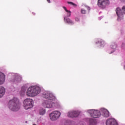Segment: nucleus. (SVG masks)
<instances>
[{
  "instance_id": "nucleus-1",
  "label": "nucleus",
  "mask_w": 125,
  "mask_h": 125,
  "mask_svg": "<svg viewBox=\"0 0 125 125\" xmlns=\"http://www.w3.org/2000/svg\"><path fill=\"white\" fill-rule=\"evenodd\" d=\"M41 90V87L38 85L31 86L26 91V95L29 97H34L40 94Z\"/></svg>"
},
{
  "instance_id": "nucleus-2",
  "label": "nucleus",
  "mask_w": 125,
  "mask_h": 125,
  "mask_svg": "<svg viewBox=\"0 0 125 125\" xmlns=\"http://www.w3.org/2000/svg\"><path fill=\"white\" fill-rule=\"evenodd\" d=\"M8 107L10 110L13 112H17L20 109V104L19 100L17 98H14L9 101Z\"/></svg>"
},
{
  "instance_id": "nucleus-3",
  "label": "nucleus",
  "mask_w": 125,
  "mask_h": 125,
  "mask_svg": "<svg viewBox=\"0 0 125 125\" xmlns=\"http://www.w3.org/2000/svg\"><path fill=\"white\" fill-rule=\"evenodd\" d=\"M34 106V101L31 99L27 98L23 101V107L25 110L30 109Z\"/></svg>"
},
{
  "instance_id": "nucleus-4",
  "label": "nucleus",
  "mask_w": 125,
  "mask_h": 125,
  "mask_svg": "<svg viewBox=\"0 0 125 125\" xmlns=\"http://www.w3.org/2000/svg\"><path fill=\"white\" fill-rule=\"evenodd\" d=\"M43 97L47 100L54 101L56 100V98L53 95L52 92L49 91H46L43 93Z\"/></svg>"
},
{
  "instance_id": "nucleus-5",
  "label": "nucleus",
  "mask_w": 125,
  "mask_h": 125,
  "mask_svg": "<svg viewBox=\"0 0 125 125\" xmlns=\"http://www.w3.org/2000/svg\"><path fill=\"white\" fill-rule=\"evenodd\" d=\"M22 81V77L20 75L16 73L14 74L12 78L10 79V82L14 83H20Z\"/></svg>"
},
{
  "instance_id": "nucleus-6",
  "label": "nucleus",
  "mask_w": 125,
  "mask_h": 125,
  "mask_svg": "<svg viewBox=\"0 0 125 125\" xmlns=\"http://www.w3.org/2000/svg\"><path fill=\"white\" fill-rule=\"evenodd\" d=\"M61 116V112L58 110L53 111L50 114V119L51 121H56L60 118Z\"/></svg>"
},
{
  "instance_id": "nucleus-7",
  "label": "nucleus",
  "mask_w": 125,
  "mask_h": 125,
  "mask_svg": "<svg viewBox=\"0 0 125 125\" xmlns=\"http://www.w3.org/2000/svg\"><path fill=\"white\" fill-rule=\"evenodd\" d=\"M87 113L90 114L92 118H99L101 116L100 110H97L95 109H89L87 111Z\"/></svg>"
},
{
  "instance_id": "nucleus-8",
  "label": "nucleus",
  "mask_w": 125,
  "mask_h": 125,
  "mask_svg": "<svg viewBox=\"0 0 125 125\" xmlns=\"http://www.w3.org/2000/svg\"><path fill=\"white\" fill-rule=\"evenodd\" d=\"M110 3L109 0H98V5L101 8H104L106 5H108Z\"/></svg>"
},
{
  "instance_id": "nucleus-9",
  "label": "nucleus",
  "mask_w": 125,
  "mask_h": 125,
  "mask_svg": "<svg viewBox=\"0 0 125 125\" xmlns=\"http://www.w3.org/2000/svg\"><path fill=\"white\" fill-rule=\"evenodd\" d=\"M115 11L118 16V21H121L122 19L124 18V13H123V10L120 7L116 8Z\"/></svg>"
},
{
  "instance_id": "nucleus-10",
  "label": "nucleus",
  "mask_w": 125,
  "mask_h": 125,
  "mask_svg": "<svg viewBox=\"0 0 125 125\" xmlns=\"http://www.w3.org/2000/svg\"><path fill=\"white\" fill-rule=\"evenodd\" d=\"M79 115H80V112L78 111H69L67 113V116L69 118H77L79 117Z\"/></svg>"
},
{
  "instance_id": "nucleus-11",
  "label": "nucleus",
  "mask_w": 125,
  "mask_h": 125,
  "mask_svg": "<svg viewBox=\"0 0 125 125\" xmlns=\"http://www.w3.org/2000/svg\"><path fill=\"white\" fill-rule=\"evenodd\" d=\"M53 102L49 101H45L42 103V105L44 108H52Z\"/></svg>"
},
{
  "instance_id": "nucleus-12",
  "label": "nucleus",
  "mask_w": 125,
  "mask_h": 125,
  "mask_svg": "<svg viewBox=\"0 0 125 125\" xmlns=\"http://www.w3.org/2000/svg\"><path fill=\"white\" fill-rule=\"evenodd\" d=\"M101 115L104 117L105 118H108L109 116H110V114L109 113V111L108 110L105 108H102L100 109Z\"/></svg>"
},
{
  "instance_id": "nucleus-13",
  "label": "nucleus",
  "mask_w": 125,
  "mask_h": 125,
  "mask_svg": "<svg viewBox=\"0 0 125 125\" xmlns=\"http://www.w3.org/2000/svg\"><path fill=\"white\" fill-rule=\"evenodd\" d=\"M106 125H118V123L114 118L108 119L106 122Z\"/></svg>"
},
{
  "instance_id": "nucleus-14",
  "label": "nucleus",
  "mask_w": 125,
  "mask_h": 125,
  "mask_svg": "<svg viewBox=\"0 0 125 125\" xmlns=\"http://www.w3.org/2000/svg\"><path fill=\"white\" fill-rule=\"evenodd\" d=\"M5 81V75L1 72H0V84H2L4 83Z\"/></svg>"
},
{
  "instance_id": "nucleus-15",
  "label": "nucleus",
  "mask_w": 125,
  "mask_h": 125,
  "mask_svg": "<svg viewBox=\"0 0 125 125\" xmlns=\"http://www.w3.org/2000/svg\"><path fill=\"white\" fill-rule=\"evenodd\" d=\"M64 21L65 23H67V24H70V25L74 24V21H73L71 19L69 18H67V17H65L64 18Z\"/></svg>"
},
{
  "instance_id": "nucleus-16",
  "label": "nucleus",
  "mask_w": 125,
  "mask_h": 125,
  "mask_svg": "<svg viewBox=\"0 0 125 125\" xmlns=\"http://www.w3.org/2000/svg\"><path fill=\"white\" fill-rule=\"evenodd\" d=\"M5 93V88L2 86H0V98H1Z\"/></svg>"
},
{
  "instance_id": "nucleus-17",
  "label": "nucleus",
  "mask_w": 125,
  "mask_h": 125,
  "mask_svg": "<svg viewBox=\"0 0 125 125\" xmlns=\"http://www.w3.org/2000/svg\"><path fill=\"white\" fill-rule=\"evenodd\" d=\"M29 87V84H25L22 87H21V92H22V94H25L26 92V90H27V88Z\"/></svg>"
},
{
  "instance_id": "nucleus-18",
  "label": "nucleus",
  "mask_w": 125,
  "mask_h": 125,
  "mask_svg": "<svg viewBox=\"0 0 125 125\" xmlns=\"http://www.w3.org/2000/svg\"><path fill=\"white\" fill-rule=\"evenodd\" d=\"M96 43H99L101 47H104V45H105V42L102 40H98V42H96Z\"/></svg>"
},
{
  "instance_id": "nucleus-19",
  "label": "nucleus",
  "mask_w": 125,
  "mask_h": 125,
  "mask_svg": "<svg viewBox=\"0 0 125 125\" xmlns=\"http://www.w3.org/2000/svg\"><path fill=\"white\" fill-rule=\"evenodd\" d=\"M60 107V104L59 103H54L53 102L52 108H59Z\"/></svg>"
},
{
  "instance_id": "nucleus-20",
  "label": "nucleus",
  "mask_w": 125,
  "mask_h": 125,
  "mask_svg": "<svg viewBox=\"0 0 125 125\" xmlns=\"http://www.w3.org/2000/svg\"><path fill=\"white\" fill-rule=\"evenodd\" d=\"M45 109L44 108H40L39 110V114L41 116H43L44 114H45Z\"/></svg>"
},
{
  "instance_id": "nucleus-21",
  "label": "nucleus",
  "mask_w": 125,
  "mask_h": 125,
  "mask_svg": "<svg viewBox=\"0 0 125 125\" xmlns=\"http://www.w3.org/2000/svg\"><path fill=\"white\" fill-rule=\"evenodd\" d=\"M63 8L64 9L66 12H67V14H66L67 17H70L71 16V11L67 10V8L64 6L63 7Z\"/></svg>"
},
{
  "instance_id": "nucleus-22",
  "label": "nucleus",
  "mask_w": 125,
  "mask_h": 125,
  "mask_svg": "<svg viewBox=\"0 0 125 125\" xmlns=\"http://www.w3.org/2000/svg\"><path fill=\"white\" fill-rule=\"evenodd\" d=\"M110 48H111V49H113V50L116 49V48H117V44H116L115 43H112L110 45Z\"/></svg>"
},
{
  "instance_id": "nucleus-23",
  "label": "nucleus",
  "mask_w": 125,
  "mask_h": 125,
  "mask_svg": "<svg viewBox=\"0 0 125 125\" xmlns=\"http://www.w3.org/2000/svg\"><path fill=\"white\" fill-rule=\"evenodd\" d=\"M90 125H95V121L93 119H90L89 121Z\"/></svg>"
},
{
  "instance_id": "nucleus-24",
  "label": "nucleus",
  "mask_w": 125,
  "mask_h": 125,
  "mask_svg": "<svg viewBox=\"0 0 125 125\" xmlns=\"http://www.w3.org/2000/svg\"><path fill=\"white\" fill-rule=\"evenodd\" d=\"M81 13H82V14H85V13H86V10H85L84 9H82Z\"/></svg>"
},
{
  "instance_id": "nucleus-25",
  "label": "nucleus",
  "mask_w": 125,
  "mask_h": 125,
  "mask_svg": "<svg viewBox=\"0 0 125 125\" xmlns=\"http://www.w3.org/2000/svg\"><path fill=\"white\" fill-rule=\"evenodd\" d=\"M68 3H69V4H71V5H73V6H74L75 7H76V6H77V4L74 3L73 2H68Z\"/></svg>"
},
{
  "instance_id": "nucleus-26",
  "label": "nucleus",
  "mask_w": 125,
  "mask_h": 125,
  "mask_svg": "<svg viewBox=\"0 0 125 125\" xmlns=\"http://www.w3.org/2000/svg\"><path fill=\"white\" fill-rule=\"evenodd\" d=\"M122 12L123 13H124V14H125V6H123L122 8Z\"/></svg>"
},
{
  "instance_id": "nucleus-27",
  "label": "nucleus",
  "mask_w": 125,
  "mask_h": 125,
  "mask_svg": "<svg viewBox=\"0 0 125 125\" xmlns=\"http://www.w3.org/2000/svg\"><path fill=\"white\" fill-rule=\"evenodd\" d=\"M85 7L88 10H90V7H89L88 6H86Z\"/></svg>"
},
{
  "instance_id": "nucleus-28",
  "label": "nucleus",
  "mask_w": 125,
  "mask_h": 125,
  "mask_svg": "<svg viewBox=\"0 0 125 125\" xmlns=\"http://www.w3.org/2000/svg\"><path fill=\"white\" fill-rule=\"evenodd\" d=\"M75 21H77V22H79V21H80V19H79V18H75Z\"/></svg>"
},
{
  "instance_id": "nucleus-29",
  "label": "nucleus",
  "mask_w": 125,
  "mask_h": 125,
  "mask_svg": "<svg viewBox=\"0 0 125 125\" xmlns=\"http://www.w3.org/2000/svg\"><path fill=\"white\" fill-rule=\"evenodd\" d=\"M103 17H99V20H101V19H102Z\"/></svg>"
},
{
  "instance_id": "nucleus-30",
  "label": "nucleus",
  "mask_w": 125,
  "mask_h": 125,
  "mask_svg": "<svg viewBox=\"0 0 125 125\" xmlns=\"http://www.w3.org/2000/svg\"><path fill=\"white\" fill-rule=\"evenodd\" d=\"M47 1H48V2L49 3H50V0H47Z\"/></svg>"
},
{
  "instance_id": "nucleus-31",
  "label": "nucleus",
  "mask_w": 125,
  "mask_h": 125,
  "mask_svg": "<svg viewBox=\"0 0 125 125\" xmlns=\"http://www.w3.org/2000/svg\"><path fill=\"white\" fill-rule=\"evenodd\" d=\"M113 52H114V51H112L111 53H109V54H111V53H113Z\"/></svg>"
},
{
  "instance_id": "nucleus-32",
  "label": "nucleus",
  "mask_w": 125,
  "mask_h": 125,
  "mask_svg": "<svg viewBox=\"0 0 125 125\" xmlns=\"http://www.w3.org/2000/svg\"><path fill=\"white\" fill-rule=\"evenodd\" d=\"M121 1H125V0H121Z\"/></svg>"
},
{
  "instance_id": "nucleus-33",
  "label": "nucleus",
  "mask_w": 125,
  "mask_h": 125,
  "mask_svg": "<svg viewBox=\"0 0 125 125\" xmlns=\"http://www.w3.org/2000/svg\"><path fill=\"white\" fill-rule=\"evenodd\" d=\"M124 69H125V65L124 66Z\"/></svg>"
}]
</instances>
